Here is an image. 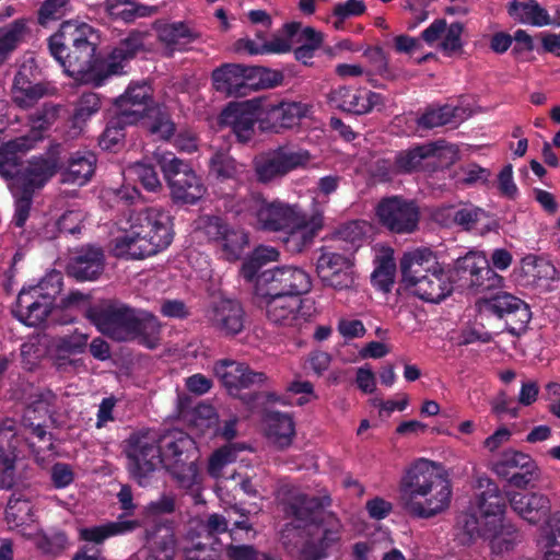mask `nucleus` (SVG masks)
Wrapping results in <instances>:
<instances>
[{
    "mask_svg": "<svg viewBox=\"0 0 560 560\" xmlns=\"http://www.w3.org/2000/svg\"><path fill=\"white\" fill-rule=\"evenodd\" d=\"M69 0H46L38 12V22L46 26L49 22L61 19L68 11Z\"/></svg>",
    "mask_w": 560,
    "mask_h": 560,
    "instance_id": "61",
    "label": "nucleus"
},
{
    "mask_svg": "<svg viewBox=\"0 0 560 560\" xmlns=\"http://www.w3.org/2000/svg\"><path fill=\"white\" fill-rule=\"evenodd\" d=\"M100 36L86 22L69 20L61 23L57 33L48 39L51 56L70 77H81L92 84L90 77L98 74L100 65H94V55Z\"/></svg>",
    "mask_w": 560,
    "mask_h": 560,
    "instance_id": "4",
    "label": "nucleus"
},
{
    "mask_svg": "<svg viewBox=\"0 0 560 560\" xmlns=\"http://www.w3.org/2000/svg\"><path fill=\"white\" fill-rule=\"evenodd\" d=\"M508 12L511 18L522 24L541 27L552 23L548 11L536 0H514L509 3Z\"/></svg>",
    "mask_w": 560,
    "mask_h": 560,
    "instance_id": "37",
    "label": "nucleus"
},
{
    "mask_svg": "<svg viewBox=\"0 0 560 560\" xmlns=\"http://www.w3.org/2000/svg\"><path fill=\"white\" fill-rule=\"evenodd\" d=\"M521 271L526 284L537 287H547L557 276V270L550 261L534 256H527L522 260Z\"/></svg>",
    "mask_w": 560,
    "mask_h": 560,
    "instance_id": "41",
    "label": "nucleus"
},
{
    "mask_svg": "<svg viewBox=\"0 0 560 560\" xmlns=\"http://www.w3.org/2000/svg\"><path fill=\"white\" fill-rule=\"evenodd\" d=\"M262 196L257 192L247 191L244 195H226L224 197V208L235 217L257 219L258 209L262 203Z\"/></svg>",
    "mask_w": 560,
    "mask_h": 560,
    "instance_id": "44",
    "label": "nucleus"
},
{
    "mask_svg": "<svg viewBox=\"0 0 560 560\" xmlns=\"http://www.w3.org/2000/svg\"><path fill=\"white\" fill-rule=\"evenodd\" d=\"M236 460V450L234 445H226L215 451L208 464V472L213 478H221L223 476V469L229 464Z\"/></svg>",
    "mask_w": 560,
    "mask_h": 560,
    "instance_id": "59",
    "label": "nucleus"
},
{
    "mask_svg": "<svg viewBox=\"0 0 560 560\" xmlns=\"http://www.w3.org/2000/svg\"><path fill=\"white\" fill-rule=\"evenodd\" d=\"M328 101L331 106L354 115H364L384 105L382 94L350 86H338L331 90Z\"/></svg>",
    "mask_w": 560,
    "mask_h": 560,
    "instance_id": "20",
    "label": "nucleus"
},
{
    "mask_svg": "<svg viewBox=\"0 0 560 560\" xmlns=\"http://www.w3.org/2000/svg\"><path fill=\"white\" fill-rule=\"evenodd\" d=\"M250 223L265 232H284L290 250L300 253L308 246L318 226L308 221L307 215L296 205H290L279 199L262 200L256 221Z\"/></svg>",
    "mask_w": 560,
    "mask_h": 560,
    "instance_id": "5",
    "label": "nucleus"
},
{
    "mask_svg": "<svg viewBox=\"0 0 560 560\" xmlns=\"http://www.w3.org/2000/svg\"><path fill=\"white\" fill-rule=\"evenodd\" d=\"M33 139L23 136L0 148V176L7 182L15 202L13 224L23 228L30 217L34 192L57 173L59 161L55 153L33 158L24 164L23 154L33 148Z\"/></svg>",
    "mask_w": 560,
    "mask_h": 560,
    "instance_id": "1",
    "label": "nucleus"
},
{
    "mask_svg": "<svg viewBox=\"0 0 560 560\" xmlns=\"http://www.w3.org/2000/svg\"><path fill=\"white\" fill-rule=\"evenodd\" d=\"M452 485L429 459L415 460L399 482V503L411 516L431 518L445 512L452 500Z\"/></svg>",
    "mask_w": 560,
    "mask_h": 560,
    "instance_id": "2",
    "label": "nucleus"
},
{
    "mask_svg": "<svg viewBox=\"0 0 560 560\" xmlns=\"http://www.w3.org/2000/svg\"><path fill=\"white\" fill-rule=\"evenodd\" d=\"M139 308L116 301H103L85 311L86 318L103 335L116 341H131Z\"/></svg>",
    "mask_w": 560,
    "mask_h": 560,
    "instance_id": "9",
    "label": "nucleus"
},
{
    "mask_svg": "<svg viewBox=\"0 0 560 560\" xmlns=\"http://www.w3.org/2000/svg\"><path fill=\"white\" fill-rule=\"evenodd\" d=\"M136 521L117 520L101 525L79 528V539L95 545L103 544L106 539L133 530Z\"/></svg>",
    "mask_w": 560,
    "mask_h": 560,
    "instance_id": "39",
    "label": "nucleus"
},
{
    "mask_svg": "<svg viewBox=\"0 0 560 560\" xmlns=\"http://www.w3.org/2000/svg\"><path fill=\"white\" fill-rule=\"evenodd\" d=\"M95 164L96 158L92 152H74L71 154L68 166L62 173V182L78 186L86 184L94 174Z\"/></svg>",
    "mask_w": 560,
    "mask_h": 560,
    "instance_id": "35",
    "label": "nucleus"
},
{
    "mask_svg": "<svg viewBox=\"0 0 560 560\" xmlns=\"http://www.w3.org/2000/svg\"><path fill=\"white\" fill-rule=\"evenodd\" d=\"M246 166L237 162L228 151L217 150L209 160V174L219 182L243 179Z\"/></svg>",
    "mask_w": 560,
    "mask_h": 560,
    "instance_id": "36",
    "label": "nucleus"
},
{
    "mask_svg": "<svg viewBox=\"0 0 560 560\" xmlns=\"http://www.w3.org/2000/svg\"><path fill=\"white\" fill-rule=\"evenodd\" d=\"M133 326V336L131 341H137L139 345L148 349H155L160 346L162 326L156 316L148 311L139 308L137 320Z\"/></svg>",
    "mask_w": 560,
    "mask_h": 560,
    "instance_id": "38",
    "label": "nucleus"
},
{
    "mask_svg": "<svg viewBox=\"0 0 560 560\" xmlns=\"http://www.w3.org/2000/svg\"><path fill=\"white\" fill-rule=\"evenodd\" d=\"M201 230L209 241L213 242L221 256L229 261L237 260L248 247V233L229 224L220 217H206L201 220Z\"/></svg>",
    "mask_w": 560,
    "mask_h": 560,
    "instance_id": "13",
    "label": "nucleus"
},
{
    "mask_svg": "<svg viewBox=\"0 0 560 560\" xmlns=\"http://www.w3.org/2000/svg\"><path fill=\"white\" fill-rule=\"evenodd\" d=\"M31 504L25 500L10 499L5 509V521L10 528H23L28 527V521H31Z\"/></svg>",
    "mask_w": 560,
    "mask_h": 560,
    "instance_id": "56",
    "label": "nucleus"
},
{
    "mask_svg": "<svg viewBox=\"0 0 560 560\" xmlns=\"http://www.w3.org/2000/svg\"><path fill=\"white\" fill-rule=\"evenodd\" d=\"M407 289L424 302L440 303L452 294L454 282L450 270L442 264L411 283Z\"/></svg>",
    "mask_w": 560,
    "mask_h": 560,
    "instance_id": "24",
    "label": "nucleus"
},
{
    "mask_svg": "<svg viewBox=\"0 0 560 560\" xmlns=\"http://www.w3.org/2000/svg\"><path fill=\"white\" fill-rule=\"evenodd\" d=\"M162 466L178 481L190 488L197 479L198 450L195 441L185 432L171 431L160 441Z\"/></svg>",
    "mask_w": 560,
    "mask_h": 560,
    "instance_id": "7",
    "label": "nucleus"
},
{
    "mask_svg": "<svg viewBox=\"0 0 560 560\" xmlns=\"http://www.w3.org/2000/svg\"><path fill=\"white\" fill-rule=\"evenodd\" d=\"M435 150L436 145L431 143L401 151L396 155L393 168L396 173H411L418 171L422 161L433 155Z\"/></svg>",
    "mask_w": 560,
    "mask_h": 560,
    "instance_id": "46",
    "label": "nucleus"
},
{
    "mask_svg": "<svg viewBox=\"0 0 560 560\" xmlns=\"http://www.w3.org/2000/svg\"><path fill=\"white\" fill-rule=\"evenodd\" d=\"M377 217L389 231L409 234L417 230L420 212L413 201L394 196L385 198L378 203Z\"/></svg>",
    "mask_w": 560,
    "mask_h": 560,
    "instance_id": "15",
    "label": "nucleus"
},
{
    "mask_svg": "<svg viewBox=\"0 0 560 560\" xmlns=\"http://www.w3.org/2000/svg\"><path fill=\"white\" fill-rule=\"evenodd\" d=\"M206 317L211 326L224 336L238 335L245 326V312L235 300L222 299L213 302Z\"/></svg>",
    "mask_w": 560,
    "mask_h": 560,
    "instance_id": "25",
    "label": "nucleus"
},
{
    "mask_svg": "<svg viewBox=\"0 0 560 560\" xmlns=\"http://www.w3.org/2000/svg\"><path fill=\"white\" fill-rule=\"evenodd\" d=\"M462 33L463 25L460 23L446 25V31L442 35L440 43V47L444 54L451 56L462 48Z\"/></svg>",
    "mask_w": 560,
    "mask_h": 560,
    "instance_id": "63",
    "label": "nucleus"
},
{
    "mask_svg": "<svg viewBox=\"0 0 560 560\" xmlns=\"http://www.w3.org/2000/svg\"><path fill=\"white\" fill-rule=\"evenodd\" d=\"M150 556L153 560H173L176 550V539L172 527L159 526L148 538Z\"/></svg>",
    "mask_w": 560,
    "mask_h": 560,
    "instance_id": "43",
    "label": "nucleus"
},
{
    "mask_svg": "<svg viewBox=\"0 0 560 560\" xmlns=\"http://www.w3.org/2000/svg\"><path fill=\"white\" fill-rule=\"evenodd\" d=\"M480 487H485V490L477 497V508L485 522L489 521V517L502 520L500 516L505 511V499L501 495L498 486L490 480H486V485L480 481Z\"/></svg>",
    "mask_w": 560,
    "mask_h": 560,
    "instance_id": "42",
    "label": "nucleus"
},
{
    "mask_svg": "<svg viewBox=\"0 0 560 560\" xmlns=\"http://www.w3.org/2000/svg\"><path fill=\"white\" fill-rule=\"evenodd\" d=\"M25 32L26 24L23 20H15L0 28V63L18 47Z\"/></svg>",
    "mask_w": 560,
    "mask_h": 560,
    "instance_id": "51",
    "label": "nucleus"
},
{
    "mask_svg": "<svg viewBox=\"0 0 560 560\" xmlns=\"http://www.w3.org/2000/svg\"><path fill=\"white\" fill-rule=\"evenodd\" d=\"M258 298L266 308L268 319L276 325L299 328L310 317L300 298L285 294Z\"/></svg>",
    "mask_w": 560,
    "mask_h": 560,
    "instance_id": "18",
    "label": "nucleus"
},
{
    "mask_svg": "<svg viewBox=\"0 0 560 560\" xmlns=\"http://www.w3.org/2000/svg\"><path fill=\"white\" fill-rule=\"evenodd\" d=\"M126 175L129 178L137 179L149 191H158L162 188V183L154 167L145 162H137L126 168Z\"/></svg>",
    "mask_w": 560,
    "mask_h": 560,
    "instance_id": "52",
    "label": "nucleus"
},
{
    "mask_svg": "<svg viewBox=\"0 0 560 560\" xmlns=\"http://www.w3.org/2000/svg\"><path fill=\"white\" fill-rule=\"evenodd\" d=\"M304 115V105L294 102L279 103L270 106L267 110L268 119L276 130L293 127Z\"/></svg>",
    "mask_w": 560,
    "mask_h": 560,
    "instance_id": "45",
    "label": "nucleus"
},
{
    "mask_svg": "<svg viewBox=\"0 0 560 560\" xmlns=\"http://www.w3.org/2000/svg\"><path fill=\"white\" fill-rule=\"evenodd\" d=\"M171 218L161 209L132 212L129 228L114 238L112 253L125 259H143L166 249L172 243Z\"/></svg>",
    "mask_w": 560,
    "mask_h": 560,
    "instance_id": "3",
    "label": "nucleus"
},
{
    "mask_svg": "<svg viewBox=\"0 0 560 560\" xmlns=\"http://www.w3.org/2000/svg\"><path fill=\"white\" fill-rule=\"evenodd\" d=\"M254 168L260 183H269L285 175L277 151L257 156L254 160Z\"/></svg>",
    "mask_w": 560,
    "mask_h": 560,
    "instance_id": "50",
    "label": "nucleus"
},
{
    "mask_svg": "<svg viewBox=\"0 0 560 560\" xmlns=\"http://www.w3.org/2000/svg\"><path fill=\"white\" fill-rule=\"evenodd\" d=\"M170 188L174 200L188 205L196 203L206 192L201 178L192 168L179 176V179H174Z\"/></svg>",
    "mask_w": 560,
    "mask_h": 560,
    "instance_id": "40",
    "label": "nucleus"
},
{
    "mask_svg": "<svg viewBox=\"0 0 560 560\" xmlns=\"http://www.w3.org/2000/svg\"><path fill=\"white\" fill-rule=\"evenodd\" d=\"M89 338V334L77 329L70 335L56 338L54 346L60 354H80L85 351Z\"/></svg>",
    "mask_w": 560,
    "mask_h": 560,
    "instance_id": "58",
    "label": "nucleus"
},
{
    "mask_svg": "<svg viewBox=\"0 0 560 560\" xmlns=\"http://www.w3.org/2000/svg\"><path fill=\"white\" fill-rule=\"evenodd\" d=\"M124 453L130 476L147 486L153 472L162 466L159 436L151 431L132 433L124 441Z\"/></svg>",
    "mask_w": 560,
    "mask_h": 560,
    "instance_id": "8",
    "label": "nucleus"
},
{
    "mask_svg": "<svg viewBox=\"0 0 560 560\" xmlns=\"http://www.w3.org/2000/svg\"><path fill=\"white\" fill-rule=\"evenodd\" d=\"M257 115L252 102L231 103L220 115L221 126L229 127L237 141L247 143L254 138Z\"/></svg>",
    "mask_w": 560,
    "mask_h": 560,
    "instance_id": "27",
    "label": "nucleus"
},
{
    "mask_svg": "<svg viewBox=\"0 0 560 560\" xmlns=\"http://www.w3.org/2000/svg\"><path fill=\"white\" fill-rule=\"evenodd\" d=\"M21 441L14 421L5 420L0 424V488L2 489L9 490L15 485V462Z\"/></svg>",
    "mask_w": 560,
    "mask_h": 560,
    "instance_id": "26",
    "label": "nucleus"
},
{
    "mask_svg": "<svg viewBox=\"0 0 560 560\" xmlns=\"http://www.w3.org/2000/svg\"><path fill=\"white\" fill-rule=\"evenodd\" d=\"M538 545L544 560H560V514H555L541 529Z\"/></svg>",
    "mask_w": 560,
    "mask_h": 560,
    "instance_id": "47",
    "label": "nucleus"
},
{
    "mask_svg": "<svg viewBox=\"0 0 560 560\" xmlns=\"http://www.w3.org/2000/svg\"><path fill=\"white\" fill-rule=\"evenodd\" d=\"M152 28L167 56L189 50L190 45L200 38L197 28L184 21L156 20Z\"/></svg>",
    "mask_w": 560,
    "mask_h": 560,
    "instance_id": "19",
    "label": "nucleus"
},
{
    "mask_svg": "<svg viewBox=\"0 0 560 560\" xmlns=\"http://www.w3.org/2000/svg\"><path fill=\"white\" fill-rule=\"evenodd\" d=\"M481 537L489 542L491 552L495 556L512 551L522 539L518 529L503 520L486 521Z\"/></svg>",
    "mask_w": 560,
    "mask_h": 560,
    "instance_id": "30",
    "label": "nucleus"
},
{
    "mask_svg": "<svg viewBox=\"0 0 560 560\" xmlns=\"http://www.w3.org/2000/svg\"><path fill=\"white\" fill-rule=\"evenodd\" d=\"M440 265L442 264L439 261L438 255L429 247L421 246L404 253L399 268L405 287H409Z\"/></svg>",
    "mask_w": 560,
    "mask_h": 560,
    "instance_id": "29",
    "label": "nucleus"
},
{
    "mask_svg": "<svg viewBox=\"0 0 560 560\" xmlns=\"http://www.w3.org/2000/svg\"><path fill=\"white\" fill-rule=\"evenodd\" d=\"M152 89L147 82L130 83L122 95L116 98L118 124H136L151 109Z\"/></svg>",
    "mask_w": 560,
    "mask_h": 560,
    "instance_id": "21",
    "label": "nucleus"
},
{
    "mask_svg": "<svg viewBox=\"0 0 560 560\" xmlns=\"http://www.w3.org/2000/svg\"><path fill=\"white\" fill-rule=\"evenodd\" d=\"M249 94L254 91L272 89L280 85L283 75L280 71L264 67H249Z\"/></svg>",
    "mask_w": 560,
    "mask_h": 560,
    "instance_id": "54",
    "label": "nucleus"
},
{
    "mask_svg": "<svg viewBox=\"0 0 560 560\" xmlns=\"http://www.w3.org/2000/svg\"><path fill=\"white\" fill-rule=\"evenodd\" d=\"M37 68L33 59L23 62L14 77L11 97L12 102L22 109L33 107L40 98L49 94L47 83H34Z\"/></svg>",
    "mask_w": 560,
    "mask_h": 560,
    "instance_id": "22",
    "label": "nucleus"
},
{
    "mask_svg": "<svg viewBox=\"0 0 560 560\" xmlns=\"http://www.w3.org/2000/svg\"><path fill=\"white\" fill-rule=\"evenodd\" d=\"M249 67L225 63L212 71L213 88L232 97L249 95Z\"/></svg>",
    "mask_w": 560,
    "mask_h": 560,
    "instance_id": "28",
    "label": "nucleus"
},
{
    "mask_svg": "<svg viewBox=\"0 0 560 560\" xmlns=\"http://www.w3.org/2000/svg\"><path fill=\"white\" fill-rule=\"evenodd\" d=\"M463 108L444 105L439 108H432L424 113L418 120L419 126L431 129L450 124H457L463 119Z\"/></svg>",
    "mask_w": 560,
    "mask_h": 560,
    "instance_id": "49",
    "label": "nucleus"
},
{
    "mask_svg": "<svg viewBox=\"0 0 560 560\" xmlns=\"http://www.w3.org/2000/svg\"><path fill=\"white\" fill-rule=\"evenodd\" d=\"M22 536L44 555L57 556L69 547L67 534L59 529L46 533L37 526H28L23 528Z\"/></svg>",
    "mask_w": 560,
    "mask_h": 560,
    "instance_id": "34",
    "label": "nucleus"
},
{
    "mask_svg": "<svg viewBox=\"0 0 560 560\" xmlns=\"http://www.w3.org/2000/svg\"><path fill=\"white\" fill-rule=\"evenodd\" d=\"M60 291L61 282L58 275H51L38 284L23 289L16 300L15 316L31 327L42 324L50 313L55 298Z\"/></svg>",
    "mask_w": 560,
    "mask_h": 560,
    "instance_id": "10",
    "label": "nucleus"
},
{
    "mask_svg": "<svg viewBox=\"0 0 560 560\" xmlns=\"http://www.w3.org/2000/svg\"><path fill=\"white\" fill-rule=\"evenodd\" d=\"M508 499L513 511L530 524L545 520L550 512L549 499L541 493L510 492Z\"/></svg>",
    "mask_w": 560,
    "mask_h": 560,
    "instance_id": "32",
    "label": "nucleus"
},
{
    "mask_svg": "<svg viewBox=\"0 0 560 560\" xmlns=\"http://www.w3.org/2000/svg\"><path fill=\"white\" fill-rule=\"evenodd\" d=\"M395 264L393 259H384L372 273V282L378 289L387 292L394 283Z\"/></svg>",
    "mask_w": 560,
    "mask_h": 560,
    "instance_id": "64",
    "label": "nucleus"
},
{
    "mask_svg": "<svg viewBox=\"0 0 560 560\" xmlns=\"http://www.w3.org/2000/svg\"><path fill=\"white\" fill-rule=\"evenodd\" d=\"M316 271L324 285L335 290H348L354 285L353 261L348 255L323 248Z\"/></svg>",
    "mask_w": 560,
    "mask_h": 560,
    "instance_id": "16",
    "label": "nucleus"
},
{
    "mask_svg": "<svg viewBox=\"0 0 560 560\" xmlns=\"http://www.w3.org/2000/svg\"><path fill=\"white\" fill-rule=\"evenodd\" d=\"M481 307L483 311L503 319L506 330L515 336L526 329L532 318L529 306L508 292H500L490 299L483 300Z\"/></svg>",
    "mask_w": 560,
    "mask_h": 560,
    "instance_id": "14",
    "label": "nucleus"
},
{
    "mask_svg": "<svg viewBox=\"0 0 560 560\" xmlns=\"http://www.w3.org/2000/svg\"><path fill=\"white\" fill-rule=\"evenodd\" d=\"M530 460L532 458L528 455L509 450L494 463L493 470L499 477L505 479L512 472L526 468V464H529Z\"/></svg>",
    "mask_w": 560,
    "mask_h": 560,
    "instance_id": "53",
    "label": "nucleus"
},
{
    "mask_svg": "<svg viewBox=\"0 0 560 560\" xmlns=\"http://www.w3.org/2000/svg\"><path fill=\"white\" fill-rule=\"evenodd\" d=\"M148 131L161 140H170L175 133V124L165 108L152 107L145 113Z\"/></svg>",
    "mask_w": 560,
    "mask_h": 560,
    "instance_id": "48",
    "label": "nucleus"
},
{
    "mask_svg": "<svg viewBox=\"0 0 560 560\" xmlns=\"http://www.w3.org/2000/svg\"><path fill=\"white\" fill-rule=\"evenodd\" d=\"M300 23H288L282 28V34L276 35L261 46V51L266 54H283L291 50L293 39L300 30Z\"/></svg>",
    "mask_w": 560,
    "mask_h": 560,
    "instance_id": "55",
    "label": "nucleus"
},
{
    "mask_svg": "<svg viewBox=\"0 0 560 560\" xmlns=\"http://www.w3.org/2000/svg\"><path fill=\"white\" fill-rule=\"evenodd\" d=\"M101 108V98L96 93H84L77 102L73 114L75 125L85 122L92 115L96 114Z\"/></svg>",
    "mask_w": 560,
    "mask_h": 560,
    "instance_id": "60",
    "label": "nucleus"
},
{
    "mask_svg": "<svg viewBox=\"0 0 560 560\" xmlns=\"http://www.w3.org/2000/svg\"><path fill=\"white\" fill-rule=\"evenodd\" d=\"M228 525V520L217 513L208 515L206 520L190 521L183 545L185 560H214L219 545L217 535L225 533Z\"/></svg>",
    "mask_w": 560,
    "mask_h": 560,
    "instance_id": "11",
    "label": "nucleus"
},
{
    "mask_svg": "<svg viewBox=\"0 0 560 560\" xmlns=\"http://www.w3.org/2000/svg\"><path fill=\"white\" fill-rule=\"evenodd\" d=\"M310 275L301 268L282 266L258 275L255 292L257 296L293 295L299 298L311 290Z\"/></svg>",
    "mask_w": 560,
    "mask_h": 560,
    "instance_id": "12",
    "label": "nucleus"
},
{
    "mask_svg": "<svg viewBox=\"0 0 560 560\" xmlns=\"http://www.w3.org/2000/svg\"><path fill=\"white\" fill-rule=\"evenodd\" d=\"M285 513L305 524H316L319 535L318 547L327 549L340 539L341 523L330 512L323 510L330 503L329 498L308 497L294 487L281 489Z\"/></svg>",
    "mask_w": 560,
    "mask_h": 560,
    "instance_id": "6",
    "label": "nucleus"
},
{
    "mask_svg": "<svg viewBox=\"0 0 560 560\" xmlns=\"http://www.w3.org/2000/svg\"><path fill=\"white\" fill-rule=\"evenodd\" d=\"M144 47V33L132 31L122 38L100 63L97 75L90 77L94 86H101L107 78L121 72L125 62L132 59Z\"/></svg>",
    "mask_w": 560,
    "mask_h": 560,
    "instance_id": "17",
    "label": "nucleus"
},
{
    "mask_svg": "<svg viewBox=\"0 0 560 560\" xmlns=\"http://www.w3.org/2000/svg\"><path fill=\"white\" fill-rule=\"evenodd\" d=\"M213 371L230 392L260 387L267 382V375L264 372L254 371L247 364L234 360L218 361Z\"/></svg>",
    "mask_w": 560,
    "mask_h": 560,
    "instance_id": "23",
    "label": "nucleus"
},
{
    "mask_svg": "<svg viewBox=\"0 0 560 560\" xmlns=\"http://www.w3.org/2000/svg\"><path fill=\"white\" fill-rule=\"evenodd\" d=\"M266 435L277 448L289 447L295 436V425L292 417L280 411H268L265 416Z\"/></svg>",
    "mask_w": 560,
    "mask_h": 560,
    "instance_id": "33",
    "label": "nucleus"
},
{
    "mask_svg": "<svg viewBox=\"0 0 560 560\" xmlns=\"http://www.w3.org/2000/svg\"><path fill=\"white\" fill-rule=\"evenodd\" d=\"M105 267L104 252L100 247L85 246L80 248L70 259L68 272L80 281L95 280Z\"/></svg>",
    "mask_w": 560,
    "mask_h": 560,
    "instance_id": "31",
    "label": "nucleus"
},
{
    "mask_svg": "<svg viewBox=\"0 0 560 560\" xmlns=\"http://www.w3.org/2000/svg\"><path fill=\"white\" fill-rule=\"evenodd\" d=\"M277 153L279 154L285 174L298 167L305 166L311 160V155L306 150H289L281 148L277 150Z\"/></svg>",
    "mask_w": 560,
    "mask_h": 560,
    "instance_id": "62",
    "label": "nucleus"
},
{
    "mask_svg": "<svg viewBox=\"0 0 560 560\" xmlns=\"http://www.w3.org/2000/svg\"><path fill=\"white\" fill-rule=\"evenodd\" d=\"M155 159L167 180L168 186H172L174 179H179L191 167L183 160L176 158L173 153H155Z\"/></svg>",
    "mask_w": 560,
    "mask_h": 560,
    "instance_id": "57",
    "label": "nucleus"
}]
</instances>
